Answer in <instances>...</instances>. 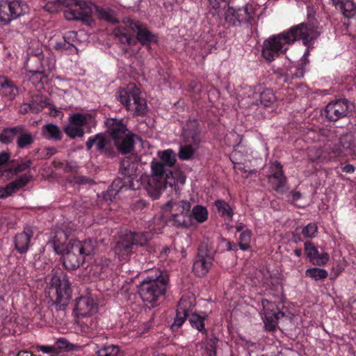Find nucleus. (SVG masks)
Here are the masks:
<instances>
[{
  "label": "nucleus",
  "instance_id": "obj_1",
  "mask_svg": "<svg viewBox=\"0 0 356 356\" xmlns=\"http://www.w3.org/2000/svg\"><path fill=\"white\" fill-rule=\"evenodd\" d=\"M321 28L316 19L308 15L307 22L291 26L279 34L273 35L264 40L261 51L262 56L268 62L284 54L288 45L301 40L305 46L309 47L321 34Z\"/></svg>",
  "mask_w": 356,
  "mask_h": 356
},
{
  "label": "nucleus",
  "instance_id": "obj_2",
  "mask_svg": "<svg viewBox=\"0 0 356 356\" xmlns=\"http://www.w3.org/2000/svg\"><path fill=\"white\" fill-rule=\"evenodd\" d=\"M169 285V273L165 270L154 268L149 271L140 282L138 293L144 302L154 307L165 296Z\"/></svg>",
  "mask_w": 356,
  "mask_h": 356
},
{
  "label": "nucleus",
  "instance_id": "obj_3",
  "mask_svg": "<svg viewBox=\"0 0 356 356\" xmlns=\"http://www.w3.org/2000/svg\"><path fill=\"white\" fill-rule=\"evenodd\" d=\"M104 124L118 151L121 154L131 153L138 136L127 129L123 119L107 118Z\"/></svg>",
  "mask_w": 356,
  "mask_h": 356
},
{
  "label": "nucleus",
  "instance_id": "obj_4",
  "mask_svg": "<svg viewBox=\"0 0 356 356\" xmlns=\"http://www.w3.org/2000/svg\"><path fill=\"white\" fill-rule=\"evenodd\" d=\"M137 167L136 163L129 160H123L120 163V174L122 177H118L113 180L108 190L103 193V199L107 201H113L120 192L129 189L135 190L134 179L136 176Z\"/></svg>",
  "mask_w": 356,
  "mask_h": 356
},
{
  "label": "nucleus",
  "instance_id": "obj_5",
  "mask_svg": "<svg viewBox=\"0 0 356 356\" xmlns=\"http://www.w3.org/2000/svg\"><path fill=\"white\" fill-rule=\"evenodd\" d=\"M149 239L147 232H129L122 236L114 248L120 261H126L136 252L138 246L145 245Z\"/></svg>",
  "mask_w": 356,
  "mask_h": 356
},
{
  "label": "nucleus",
  "instance_id": "obj_6",
  "mask_svg": "<svg viewBox=\"0 0 356 356\" xmlns=\"http://www.w3.org/2000/svg\"><path fill=\"white\" fill-rule=\"evenodd\" d=\"M140 90L134 83H129L124 88H120L117 92V99L127 111L131 109V100L136 105L133 116H145L147 113L146 100L140 97Z\"/></svg>",
  "mask_w": 356,
  "mask_h": 356
},
{
  "label": "nucleus",
  "instance_id": "obj_7",
  "mask_svg": "<svg viewBox=\"0 0 356 356\" xmlns=\"http://www.w3.org/2000/svg\"><path fill=\"white\" fill-rule=\"evenodd\" d=\"M152 172V179L149 181L148 192L154 199H157L161 195L163 187L168 186L172 188L175 184V177L172 171L165 169L164 164L160 162H152L151 165Z\"/></svg>",
  "mask_w": 356,
  "mask_h": 356
},
{
  "label": "nucleus",
  "instance_id": "obj_8",
  "mask_svg": "<svg viewBox=\"0 0 356 356\" xmlns=\"http://www.w3.org/2000/svg\"><path fill=\"white\" fill-rule=\"evenodd\" d=\"M225 21L229 26L238 27L242 25L251 26L255 18V9L250 3L241 8L228 6L225 12Z\"/></svg>",
  "mask_w": 356,
  "mask_h": 356
},
{
  "label": "nucleus",
  "instance_id": "obj_9",
  "mask_svg": "<svg viewBox=\"0 0 356 356\" xmlns=\"http://www.w3.org/2000/svg\"><path fill=\"white\" fill-rule=\"evenodd\" d=\"M355 110L354 103L346 99H336L329 102L322 111V115L330 122H335L352 115Z\"/></svg>",
  "mask_w": 356,
  "mask_h": 356
},
{
  "label": "nucleus",
  "instance_id": "obj_10",
  "mask_svg": "<svg viewBox=\"0 0 356 356\" xmlns=\"http://www.w3.org/2000/svg\"><path fill=\"white\" fill-rule=\"evenodd\" d=\"M29 10V6L24 1H0V21L4 24H8L12 20L27 13Z\"/></svg>",
  "mask_w": 356,
  "mask_h": 356
},
{
  "label": "nucleus",
  "instance_id": "obj_11",
  "mask_svg": "<svg viewBox=\"0 0 356 356\" xmlns=\"http://www.w3.org/2000/svg\"><path fill=\"white\" fill-rule=\"evenodd\" d=\"M51 285L56 290V303L67 306L72 292L67 275L62 271L56 272L51 279Z\"/></svg>",
  "mask_w": 356,
  "mask_h": 356
},
{
  "label": "nucleus",
  "instance_id": "obj_12",
  "mask_svg": "<svg viewBox=\"0 0 356 356\" xmlns=\"http://www.w3.org/2000/svg\"><path fill=\"white\" fill-rule=\"evenodd\" d=\"M94 8V3L79 0L64 11V17L67 20L81 21L85 24L90 25L92 21Z\"/></svg>",
  "mask_w": 356,
  "mask_h": 356
},
{
  "label": "nucleus",
  "instance_id": "obj_13",
  "mask_svg": "<svg viewBox=\"0 0 356 356\" xmlns=\"http://www.w3.org/2000/svg\"><path fill=\"white\" fill-rule=\"evenodd\" d=\"M124 24L136 34V42H138L148 48H150L151 43H158L157 35L151 32L146 24L130 18L124 19Z\"/></svg>",
  "mask_w": 356,
  "mask_h": 356
},
{
  "label": "nucleus",
  "instance_id": "obj_14",
  "mask_svg": "<svg viewBox=\"0 0 356 356\" xmlns=\"http://www.w3.org/2000/svg\"><path fill=\"white\" fill-rule=\"evenodd\" d=\"M195 305V299L193 296H182L177 306L174 322L171 325V330L173 332L177 331L181 327L187 317L193 313L192 311Z\"/></svg>",
  "mask_w": 356,
  "mask_h": 356
},
{
  "label": "nucleus",
  "instance_id": "obj_15",
  "mask_svg": "<svg viewBox=\"0 0 356 356\" xmlns=\"http://www.w3.org/2000/svg\"><path fill=\"white\" fill-rule=\"evenodd\" d=\"M268 182L272 188L280 194H284L286 191L287 179L284 174L283 166L277 161L272 162L269 167Z\"/></svg>",
  "mask_w": 356,
  "mask_h": 356
},
{
  "label": "nucleus",
  "instance_id": "obj_16",
  "mask_svg": "<svg viewBox=\"0 0 356 356\" xmlns=\"http://www.w3.org/2000/svg\"><path fill=\"white\" fill-rule=\"evenodd\" d=\"M320 133L321 136L324 138V139L322 140L327 141L323 146V149L325 156H327V161L339 156H344L343 152L339 143H337V137L334 131L322 129Z\"/></svg>",
  "mask_w": 356,
  "mask_h": 356
},
{
  "label": "nucleus",
  "instance_id": "obj_17",
  "mask_svg": "<svg viewBox=\"0 0 356 356\" xmlns=\"http://www.w3.org/2000/svg\"><path fill=\"white\" fill-rule=\"evenodd\" d=\"M261 305L264 311V327L267 331L273 332L276 330L278 320L284 316L277 306L266 299H263Z\"/></svg>",
  "mask_w": 356,
  "mask_h": 356
},
{
  "label": "nucleus",
  "instance_id": "obj_18",
  "mask_svg": "<svg viewBox=\"0 0 356 356\" xmlns=\"http://www.w3.org/2000/svg\"><path fill=\"white\" fill-rule=\"evenodd\" d=\"M33 229L30 226L24 228L22 232L17 233L13 239L15 249L21 254H26L29 248L32 245V238L33 237Z\"/></svg>",
  "mask_w": 356,
  "mask_h": 356
},
{
  "label": "nucleus",
  "instance_id": "obj_19",
  "mask_svg": "<svg viewBox=\"0 0 356 356\" xmlns=\"http://www.w3.org/2000/svg\"><path fill=\"white\" fill-rule=\"evenodd\" d=\"M108 139L102 134H97L88 138L86 143V149L90 150L93 145H96V149L100 154H104L106 156H114L115 152L113 149L108 147Z\"/></svg>",
  "mask_w": 356,
  "mask_h": 356
},
{
  "label": "nucleus",
  "instance_id": "obj_20",
  "mask_svg": "<svg viewBox=\"0 0 356 356\" xmlns=\"http://www.w3.org/2000/svg\"><path fill=\"white\" fill-rule=\"evenodd\" d=\"M304 250L307 257L316 266H324L329 261V254L325 252H319L317 247L309 241L305 242Z\"/></svg>",
  "mask_w": 356,
  "mask_h": 356
},
{
  "label": "nucleus",
  "instance_id": "obj_21",
  "mask_svg": "<svg viewBox=\"0 0 356 356\" xmlns=\"http://www.w3.org/2000/svg\"><path fill=\"white\" fill-rule=\"evenodd\" d=\"M200 132L199 124L197 120H193L187 122L183 128L181 137L186 143L198 145L200 143Z\"/></svg>",
  "mask_w": 356,
  "mask_h": 356
},
{
  "label": "nucleus",
  "instance_id": "obj_22",
  "mask_svg": "<svg viewBox=\"0 0 356 356\" xmlns=\"http://www.w3.org/2000/svg\"><path fill=\"white\" fill-rule=\"evenodd\" d=\"M58 167L62 168L65 172L74 174L68 178L69 181L71 183L76 184H86L92 181L89 178L77 174L79 166L74 161L60 163Z\"/></svg>",
  "mask_w": 356,
  "mask_h": 356
},
{
  "label": "nucleus",
  "instance_id": "obj_23",
  "mask_svg": "<svg viewBox=\"0 0 356 356\" xmlns=\"http://www.w3.org/2000/svg\"><path fill=\"white\" fill-rule=\"evenodd\" d=\"M83 256L74 250V246L72 245L70 250L63 255V264L69 270L77 269L84 262Z\"/></svg>",
  "mask_w": 356,
  "mask_h": 356
},
{
  "label": "nucleus",
  "instance_id": "obj_24",
  "mask_svg": "<svg viewBox=\"0 0 356 356\" xmlns=\"http://www.w3.org/2000/svg\"><path fill=\"white\" fill-rule=\"evenodd\" d=\"M332 6L344 17L351 18L356 15V0H331Z\"/></svg>",
  "mask_w": 356,
  "mask_h": 356
},
{
  "label": "nucleus",
  "instance_id": "obj_25",
  "mask_svg": "<svg viewBox=\"0 0 356 356\" xmlns=\"http://www.w3.org/2000/svg\"><path fill=\"white\" fill-rule=\"evenodd\" d=\"M18 88L14 82L4 76H0V95L13 100L18 94Z\"/></svg>",
  "mask_w": 356,
  "mask_h": 356
},
{
  "label": "nucleus",
  "instance_id": "obj_26",
  "mask_svg": "<svg viewBox=\"0 0 356 356\" xmlns=\"http://www.w3.org/2000/svg\"><path fill=\"white\" fill-rule=\"evenodd\" d=\"M95 305L93 298L88 296L80 297L76 303V313L79 316H86L95 312Z\"/></svg>",
  "mask_w": 356,
  "mask_h": 356
},
{
  "label": "nucleus",
  "instance_id": "obj_27",
  "mask_svg": "<svg viewBox=\"0 0 356 356\" xmlns=\"http://www.w3.org/2000/svg\"><path fill=\"white\" fill-rule=\"evenodd\" d=\"M164 211L172 213H189L191 209V204L187 200H174L168 201L163 207Z\"/></svg>",
  "mask_w": 356,
  "mask_h": 356
},
{
  "label": "nucleus",
  "instance_id": "obj_28",
  "mask_svg": "<svg viewBox=\"0 0 356 356\" xmlns=\"http://www.w3.org/2000/svg\"><path fill=\"white\" fill-rule=\"evenodd\" d=\"M67 235L63 230H58L48 245L51 247L56 254H63L66 250Z\"/></svg>",
  "mask_w": 356,
  "mask_h": 356
},
{
  "label": "nucleus",
  "instance_id": "obj_29",
  "mask_svg": "<svg viewBox=\"0 0 356 356\" xmlns=\"http://www.w3.org/2000/svg\"><path fill=\"white\" fill-rule=\"evenodd\" d=\"M213 259L197 257L193 266L195 275L200 277L205 276L213 266Z\"/></svg>",
  "mask_w": 356,
  "mask_h": 356
},
{
  "label": "nucleus",
  "instance_id": "obj_30",
  "mask_svg": "<svg viewBox=\"0 0 356 356\" xmlns=\"http://www.w3.org/2000/svg\"><path fill=\"white\" fill-rule=\"evenodd\" d=\"M72 245L74 246V250L79 252V254H82L84 259L86 256L94 254L95 250L97 248L96 241L91 238L82 241H75Z\"/></svg>",
  "mask_w": 356,
  "mask_h": 356
},
{
  "label": "nucleus",
  "instance_id": "obj_31",
  "mask_svg": "<svg viewBox=\"0 0 356 356\" xmlns=\"http://www.w3.org/2000/svg\"><path fill=\"white\" fill-rule=\"evenodd\" d=\"M35 141V137L31 132L28 131L23 125H19V130L16 139L17 147L24 149L29 147Z\"/></svg>",
  "mask_w": 356,
  "mask_h": 356
},
{
  "label": "nucleus",
  "instance_id": "obj_32",
  "mask_svg": "<svg viewBox=\"0 0 356 356\" xmlns=\"http://www.w3.org/2000/svg\"><path fill=\"white\" fill-rule=\"evenodd\" d=\"M31 106H27L31 109V113H38L43 108L49 107L51 110H54V106L50 104V100L47 97H43L40 95L33 96L30 102Z\"/></svg>",
  "mask_w": 356,
  "mask_h": 356
},
{
  "label": "nucleus",
  "instance_id": "obj_33",
  "mask_svg": "<svg viewBox=\"0 0 356 356\" xmlns=\"http://www.w3.org/2000/svg\"><path fill=\"white\" fill-rule=\"evenodd\" d=\"M33 164L31 159L24 161L19 160H11L9 162L8 169L6 170L7 172L12 174L13 175H17L20 172H24L30 169Z\"/></svg>",
  "mask_w": 356,
  "mask_h": 356
},
{
  "label": "nucleus",
  "instance_id": "obj_34",
  "mask_svg": "<svg viewBox=\"0 0 356 356\" xmlns=\"http://www.w3.org/2000/svg\"><path fill=\"white\" fill-rule=\"evenodd\" d=\"M339 145L343 152V155L356 156V143L353 136L348 134L342 136L339 139Z\"/></svg>",
  "mask_w": 356,
  "mask_h": 356
},
{
  "label": "nucleus",
  "instance_id": "obj_35",
  "mask_svg": "<svg viewBox=\"0 0 356 356\" xmlns=\"http://www.w3.org/2000/svg\"><path fill=\"white\" fill-rule=\"evenodd\" d=\"M277 102V97L273 90L266 88L259 95V99L256 100L257 105H261L265 108L273 107Z\"/></svg>",
  "mask_w": 356,
  "mask_h": 356
},
{
  "label": "nucleus",
  "instance_id": "obj_36",
  "mask_svg": "<svg viewBox=\"0 0 356 356\" xmlns=\"http://www.w3.org/2000/svg\"><path fill=\"white\" fill-rule=\"evenodd\" d=\"M215 254L213 243L209 238H204L197 248V257L214 259Z\"/></svg>",
  "mask_w": 356,
  "mask_h": 356
},
{
  "label": "nucleus",
  "instance_id": "obj_37",
  "mask_svg": "<svg viewBox=\"0 0 356 356\" xmlns=\"http://www.w3.org/2000/svg\"><path fill=\"white\" fill-rule=\"evenodd\" d=\"M169 222L175 227L187 228L191 225V216L189 213H172Z\"/></svg>",
  "mask_w": 356,
  "mask_h": 356
},
{
  "label": "nucleus",
  "instance_id": "obj_38",
  "mask_svg": "<svg viewBox=\"0 0 356 356\" xmlns=\"http://www.w3.org/2000/svg\"><path fill=\"white\" fill-rule=\"evenodd\" d=\"M131 30L125 25L124 27H118L115 29L113 33L118 38L120 43L124 44L134 45L136 44L135 38L129 33Z\"/></svg>",
  "mask_w": 356,
  "mask_h": 356
},
{
  "label": "nucleus",
  "instance_id": "obj_39",
  "mask_svg": "<svg viewBox=\"0 0 356 356\" xmlns=\"http://www.w3.org/2000/svg\"><path fill=\"white\" fill-rule=\"evenodd\" d=\"M43 136L48 140H60L62 139L63 134L60 128L54 124H47L42 129Z\"/></svg>",
  "mask_w": 356,
  "mask_h": 356
},
{
  "label": "nucleus",
  "instance_id": "obj_40",
  "mask_svg": "<svg viewBox=\"0 0 356 356\" xmlns=\"http://www.w3.org/2000/svg\"><path fill=\"white\" fill-rule=\"evenodd\" d=\"M191 325L197 330L200 333L207 335V330L205 328V316H202L198 314L193 312L188 316Z\"/></svg>",
  "mask_w": 356,
  "mask_h": 356
},
{
  "label": "nucleus",
  "instance_id": "obj_41",
  "mask_svg": "<svg viewBox=\"0 0 356 356\" xmlns=\"http://www.w3.org/2000/svg\"><path fill=\"white\" fill-rule=\"evenodd\" d=\"M214 205L222 218L232 220L234 211L228 203L222 200H217L214 202Z\"/></svg>",
  "mask_w": 356,
  "mask_h": 356
},
{
  "label": "nucleus",
  "instance_id": "obj_42",
  "mask_svg": "<svg viewBox=\"0 0 356 356\" xmlns=\"http://www.w3.org/2000/svg\"><path fill=\"white\" fill-rule=\"evenodd\" d=\"M32 179L33 176L30 174L29 172H28L9 183L8 184V188L10 189L11 193H14L19 189L25 186L31 180H32Z\"/></svg>",
  "mask_w": 356,
  "mask_h": 356
},
{
  "label": "nucleus",
  "instance_id": "obj_43",
  "mask_svg": "<svg viewBox=\"0 0 356 356\" xmlns=\"http://www.w3.org/2000/svg\"><path fill=\"white\" fill-rule=\"evenodd\" d=\"M81 330L89 337H92L97 333V321L95 318L91 316L86 317L83 321H82Z\"/></svg>",
  "mask_w": 356,
  "mask_h": 356
},
{
  "label": "nucleus",
  "instance_id": "obj_44",
  "mask_svg": "<svg viewBox=\"0 0 356 356\" xmlns=\"http://www.w3.org/2000/svg\"><path fill=\"white\" fill-rule=\"evenodd\" d=\"M54 48L57 51L67 54H72L77 51L76 47L73 44L70 43L65 36H63L60 40L56 41Z\"/></svg>",
  "mask_w": 356,
  "mask_h": 356
},
{
  "label": "nucleus",
  "instance_id": "obj_45",
  "mask_svg": "<svg viewBox=\"0 0 356 356\" xmlns=\"http://www.w3.org/2000/svg\"><path fill=\"white\" fill-rule=\"evenodd\" d=\"M19 125L6 128L0 133V142L3 144L11 143L15 138L17 139Z\"/></svg>",
  "mask_w": 356,
  "mask_h": 356
},
{
  "label": "nucleus",
  "instance_id": "obj_46",
  "mask_svg": "<svg viewBox=\"0 0 356 356\" xmlns=\"http://www.w3.org/2000/svg\"><path fill=\"white\" fill-rule=\"evenodd\" d=\"M308 159L312 163H321L327 162V158L325 154L323 148H310L308 152Z\"/></svg>",
  "mask_w": 356,
  "mask_h": 356
},
{
  "label": "nucleus",
  "instance_id": "obj_47",
  "mask_svg": "<svg viewBox=\"0 0 356 356\" xmlns=\"http://www.w3.org/2000/svg\"><path fill=\"white\" fill-rule=\"evenodd\" d=\"M198 223H203L208 219L209 213L207 208L202 205H196L192 209L190 214Z\"/></svg>",
  "mask_w": 356,
  "mask_h": 356
},
{
  "label": "nucleus",
  "instance_id": "obj_48",
  "mask_svg": "<svg viewBox=\"0 0 356 356\" xmlns=\"http://www.w3.org/2000/svg\"><path fill=\"white\" fill-rule=\"evenodd\" d=\"M94 9L96 10L98 17L100 19L106 20L112 24L118 23V20L114 15V12L109 8H99L95 5Z\"/></svg>",
  "mask_w": 356,
  "mask_h": 356
},
{
  "label": "nucleus",
  "instance_id": "obj_49",
  "mask_svg": "<svg viewBox=\"0 0 356 356\" xmlns=\"http://www.w3.org/2000/svg\"><path fill=\"white\" fill-rule=\"evenodd\" d=\"M88 117H90L89 115H86L81 113H75L70 115L69 123L83 129V127L88 123Z\"/></svg>",
  "mask_w": 356,
  "mask_h": 356
},
{
  "label": "nucleus",
  "instance_id": "obj_50",
  "mask_svg": "<svg viewBox=\"0 0 356 356\" xmlns=\"http://www.w3.org/2000/svg\"><path fill=\"white\" fill-rule=\"evenodd\" d=\"M252 233L249 229L243 231L238 238V247L241 250L246 251L250 248Z\"/></svg>",
  "mask_w": 356,
  "mask_h": 356
},
{
  "label": "nucleus",
  "instance_id": "obj_51",
  "mask_svg": "<svg viewBox=\"0 0 356 356\" xmlns=\"http://www.w3.org/2000/svg\"><path fill=\"white\" fill-rule=\"evenodd\" d=\"M305 276L311 277L315 281H319L327 278L328 273L325 269L315 267L307 269L305 271Z\"/></svg>",
  "mask_w": 356,
  "mask_h": 356
},
{
  "label": "nucleus",
  "instance_id": "obj_52",
  "mask_svg": "<svg viewBox=\"0 0 356 356\" xmlns=\"http://www.w3.org/2000/svg\"><path fill=\"white\" fill-rule=\"evenodd\" d=\"M161 159L163 161L164 166L172 167L176 162V155L174 151L171 149H168L161 152Z\"/></svg>",
  "mask_w": 356,
  "mask_h": 356
},
{
  "label": "nucleus",
  "instance_id": "obj_53",
  "mask_svg": "<svg viewBox=\"0 0 356 356\" xmlns=\"http://www.w3.org/2000/svg\"><path fill=\"white\" fill-rule=\"evenodd\" d=\"M64 131L71 139H74L76 137L82 138L85 134L83 128L74 126L70 123L64 127Z\"/></svg>",
  "mask_w": 356,
  "mask_h": 356
},
{
  "label": "nucleus",
  "instance_id": "obj_54",
  "mask_svg": "<svg viewBox=\"0 0 356 356\" xmlns=\"http://www.w3.org/2000/svg\"><path fill=\"white\" fill-rule=\"evenodd\" d=\"M192 144L188 143L186 145H181L178 152L179 159L182 161L189 160L194 154L195 150L193 148Z\"/></svg>",
  "mask_w": 356,
  "mask_h": 356
},
{
  "label": "nucleus",
  "instance_id": "obj_55",
  "mask_svg": "<svg viewBox=\"0 0 356 356\" xmlns=\"http://www.w3.org/2000/svg\"><path fill=\"white\" fill-rule=\"evenodd\" d=\"M318 226L315 222H310L302 227L301 234L305 238H312L316 236Z\"/></svg>",
  "mask_w": 356,
  "mask_h": 356
},
{
  "label": "nucleus",
  "instance_id": "obj_56",
  "mask_svg": "<svg viewBox=\"0 0 356 356\" xmlns=\"http://www.w3.org/2000/svg\"><path fill=\"white\" fill-rule=\"evenodd\" d=\"M217 339H211L207 343L205 347V352L208 356H216V342Z\"/></svg>",
  "mask_w": 356,
  "mask_h": 356
},
{
  "label": "nucleus",
  "instance_id": "obj_57",
  "mask_svg": "<svg viewBox=\"0 0 356 356\" xmlns=\"http://www.w3.org/2000/svg\"><path fill=\"white\" fill-rule=\"evenodd\" d=\"M212 9L218 11L220 8H225L228 5V0H208Z\"/></svg>",
  "mask_w": 356,
  "mask_h": 356
},
{
  "label": "nucleus",
  "instance_id": "obj_58",
  "mask_svg": "<svg viewBox=\"0 0 356 356\" xmlns=\"http://www.w3.org/2000/svg\"><path fill=\"white\" fill-rule=\"evenodd\" d=\"M173 177H175V184L172 185V187L175 188V191L177 192L178 188V184L183 185L185 183L186 178L180 172H172Z\"/></svg>",
  "mask_w": 356,
  "mask_h": 356
},
{
  "label": "nucleus",
  "instance_id": "obj_59",
  "mask_svg": "<svg viewBox=\"0 0 356 356\" xmlns=\"http://www.w3.org/2000/svg\"><path fill=\"white\" fill-rule=\"evenodd\" d=\"M44 8L49 13H55L60 8V5L58 0H56L55 1H49L44 6Z\"/></svg>",
  "mask_w": 356,
  "mask_h": 356
},
{
  "label": "nucleus",
  "instance_id": "obj_60",
  "mask_svg": "<svg viewBox=\"0 0 356 356\" xmlns=\"http://www.w3.org/2000/svg\"><path fill=\"white\" fill-rule=\"evenodd\" d=\"M70 345V342L65 338L58 339L55 345L56 352H58V350H69Z\"/></svg>",
  "mask_w": 356,
  "mask_h": 356
},
{
  "label": "nucleus",
  "instance_id": "obj_61",
  "mask_svg": "<svg viewBox=\"0 0 356 356\" xmlns=\"http://www.w3.org/2000/svg\"><path fill=\"white\" fill-rule=\"evenodd\" d=\"M147 203L145 200H138L132 204L131 207L134 211H138L143 209L147 206Z\"/></svg>",
  "mask_w": 356,
  "mask_h": 356
},
{
  "label": "nucleus",
  "instance_id": "obj_62",
  "mask_svg": "<svg viewBox=\"0 0 356 356\" xmlns=\"http://www.w3.org/2000/svg\"><path fill=\"white\" fill-rule=\"evenodd\" d=\"M108 350V356H118L120 353V348L118 346H115L113 344L111 345H106Z\"/></svg>",
  "mask_w": 356,
  "mask_h": 356
},
{
  "label": "nucleus",
  "instance_id": "obj_63",
  "mask_svg": "<svg viewBox=\"0 0 356 356\" xmlns=\"http://www.w3.org/2000/svg\"><path fill=\"white\" fill-rule=\"evenodd\" d=\"M188 90L193 92H199L201 91V86L196 81H191L188 83Z\"/></svg>",
  "mask_w": 356,
  "mask_h": 356
},
{
  "label": "nucleus",
  "instance_id": "obj_64",
  "mask_svg": "<svg viewBox=\"0 0 356 356\" xmlns=\"http://www.w3.org/2000/svg\"><path fill=\"white\" fill-rule=\"evenodd\" d=\"M10 158V154L8 152L3 151L0 152V168L6 164Z\"/></svg>",
  "mask_w": 356,
  "mask_h": 356
}]
</instances>
